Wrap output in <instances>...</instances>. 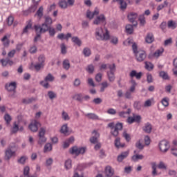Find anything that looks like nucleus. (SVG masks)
Instances as JSON below:
<instances>
[{"mask_svg": "<svg viewBox=\"0 0 177 177\" xmlns=\"http://www.w3.org/2000/svg\"><path fill=\"white\" fill-rule=\"evenodd\" d=\"M94 35L95 39L98 41H109L110 39V32L106 28L97 27L95 30Z\"/></svg>", "mask_w": 177, "mask_h": 177, "instance_id": "nucleus-1", "label": "nucleus"}, {"mask_svg": "<svg viewBox=\"0 0 177 177\" xmlns=\"http://www.w3.org/2000/svg\"><path fill=\"white\" fill-rule=\"evenodd\" d=\"M45 21L41 25H35V30L36 32H46L48 28L53 24V19L49 16L45 17Z\"/></svg>", "mask_w": 177, "mask_h": 177, "instance_id": "nucleus-2", "label": "nucleus"}, {"mask_svg": "<svg viewBox=\"0 0 177 177\" xmlns=\"http://www.w3.org/2000/svg\"><path fill=\"white\" fill-rule=\"evenodd\" d=\"M132 50L135 54L137 61L143 62L145 59H146V51L143 50H138V45H136V44H133Z\"/></svg>", "mask_w": 177, "mask_h": 177, "instance_id": "nucleus-3", "label": "nucleus"}, {"mask_svg": "<svg viewBox=\"0 0 177 177\" xmlns=\"http://www.w3.org/2000/svg\"><path fill=\"white\" fill-rule=\"evenodd\" d=\"M86 153V147H73L70 149L71 154H75V156H80V154H85Z\"/></svg>", "mask_w": 177, "mask_h": 177, "instance_id": "nucleus-4", "label": "nucleus"}, {"mask_svg": "<svg viewBox=\"0 0 177 177\" xmlns=\"http://www.w3.org/2000/svg\"><path fill=\"white\" fill-rule=\"evenodd\" d=\"M169 142L167 140H162L158 143V148L161 153H165L169 150Z\"/></svg>", "mask_w": 177, "mask_h": 177, "instance_id": "nucleus-5", "label": "nucleus"}, {"mask_svg": "<svg viewBox=\"0 0 177 177\" xmlns=\"http://www.w3.org/2000/svg\"><path fill=\"white\" fill-rule=\"evenodd\" d=\"M93 24L95 26H100V24H106V17L104 15L101 14L97 15L94 19Z\"/></svg>", "mask_w": 177, "mask_h": 177, "instance_id": "nucleus-6", "label": "nucleus"}, {"mask_svg": "<svg viewBox=\"0 0 177 177\" xmlns=\"http://www.w3.org/2000/svg\"><path fill=\"white\" fill-rule=\"evenodd\" d=\"M5 159L6 160H10L15 154H16V149H15L14 147H9L6 150L5 153Z\"/></svg>", "mask_w": 177, "mask_h": 177, "instance_id": "nucleus-7", "label": "nucleus"}, {"mask_svg": "<svg viewBox=\"0 0 177 177\" xmlns=\"http://www.w3.org/2000/svg\"><path fill=\"white\" fill-rule=\"evenodd\" d=\"M41 127V124L37 120H32L28 126L29 129L32 132H37L38 131V127Z\"/></svg>", "mask_w": 177, "mask_h": 177, "instance_id": "nucleus-8", "label": "nucleus"}, {"mask_svg": "<svg viewBox=\"0 0 177 177\" xmlns=\"http://www.w3.org/2000/svg\"><path fill=\"white\" fill-rule=\"evenodd\" d=\"M100 12V11L97 8H95L93 12H91L90 10H88L86 12V17L90 20H92V19H93L95 16H97V15H99Z\"/></svg>", "mask_w": 177, "mask_h": 177, "instance_id": "nucleus-9", "label": "nucleus"}, {"mask_svg": "<svg viewBox=\"0 0 177 177\" xmlns=\"http://www.w3.org/2000/svg\"><path fill=\"white\" fill-rule=\"evenodd\" d=\"M127 18L130 23H135L136 20H138V13L133 12H129L127 15Z\"/></svg>", "mask_w": 177, "mask_h": 177, "instance_id": "nucleus-10", "label": "nucleus"}, {"mask_svg": "<svg viewBox=\"0 0 177 177\" xmlns=\"http://www.w3.org/2000/svg\"><path fill=\"white\" fill-rule=\"evenodd\" d=\"M84 115L86 117V118H88V120H93V121L102 120L98 117L97 115L93 113H85Z\"/></svg>", "mask_w": 177, "mask_h": 177, "instance_id": "nucleus-11", "label": "nucleus"}, {"mask_svg": "<svg viewBox=\"0 0 177 177\" xmlns=\"http://www.w3.org/2000/svg\"><path fill=\"white\" fill-rule=\"evenodd\" d=\"M113 2H117L120 5V8L121 10H125L127 9L128 4L124 0H113Z\"/></svg>", "mask_w": 177, "mask_h": 177, "instance_id": "nucleus-12", "label": "nucleus"}, {"mask_svg": "<svg viewBox=\"0 0 177 177\" xmlns=\"http://www.w3.org/2000/svg\"><path fill=\"white\" fill-rule=\"evenodd\" d=\"M93 136L90 138L91 143L95 144L97 142V138H100V134L96 131L92 133Z\"/></svg>", "mask_w": 177, "mask_h": 177, "instance_id": "nucleus-13", "label": "nucleus"}, {"mask_svg": "<svg viewBox=\"0 0 177 177\" xmlns=\"http://www.w3.org/2000/svg\"><path fill=\"white\" fill-rule=\"evenodd\" d=\"M128 156H129V151H126L122 152L118 156V162H122V160H125V158H127V157H128Z\"/></svg>", "mask_w": 177, "mask_h": 177, "instance_id": "nucleus-14", "label": "nucleus"}, {"mask_svg": "<svg viewBox=\"0 0 177 177\" xmlns=\"http://www.w3.org/2000/svg\"><path fill=\"white\" fill-rule=\"evenodd\" d=\"M17 84L16 82H12L11 83L6 85V89L8 92H13L16 89Z\"/></svg>", "mask_w": 177, "mask_h": 177, "instance_id": "nucleus-15", "label": "nucleus"}, {"mask_svg": "<svg viewBox=\"0 0 177 177\" xmlns=\"http://www.w3.org/2000/svg\"><path fill=\"white\" fill-rule=\"evenodd\" d=\"M145 42L147 44H153L154 42V35L151 32L147 33L145 37Z\"/></svg>", "mask_w": 177, "mask_h": 177, "instance_id": "nucleus-16", "label": "nucleus"}, {"mask_svg": "<svg viewBox=\"0 0 177 177\" xmlns=\"http://www.w3.org/2000/svg\"><path fill=\"white\" fill-rule=\"evenodd\" d=\"M45 67V65L43 64L37 63L36 64H32L30 66V69L32 70V68H35L36 71H39L41 68H44Z\"/></svg>", "mask_w": 177, "mask_h": 177, "instance_id": "nucleus-17", "label": "nucleus"}, {"mask_svg": "<svg viewBox=\"0 0 177 177\" xmlns=\"http://www.w3.org/2000/svg\"><path fill=\"white\" fill-rule=\"evenodd\" d=\"M129 76L131 78H133L136 77L137 80H140L142 78V72H136V71H131L129 73Z\"/></svg>", "mask_w": 177, "mask_h": 177, "instance_id": "nucleus-18", "label": "nucleus"}, {"mask_svg": "<svg viewBox=\"0 0 177 177\" xmlns=\"http://www.w3.org/2000/svg\"><path fill=\"white\" fill-rule=\"evenodd\" d=\"M105 175L106 177H111L114 175V169L110 166H107L105 168Z\"/></svg>", "mask_w": 177, "mask_h": 177, "instance_id": "nucleus-19", "label": "nucleus"}, {"mask_svg": "<svg viewBox=\"0 0 177 177\" xmlns=\"http://www.w3.org/2000/svg\"><path fill=\"white\" fill-rule=\"evenodd\" d=\"M30 30H32V21L31 20L27 21V25L24 28L23 33L27 34Z\"/></svg>", "mask_w": 177, "mask_h": 177, "instance_id": "nucleus-20", "label": "nucleus"}, {"mask_svg": "<svg viewBox=\"0 0 177 177\" xmlns=\"http://www.w3.org/2000/svg\"><path fill=\"white\" fill-rule=\"evenodd\" d=\"M59 132L63 133V135H68V125L67 124H63L61 127Z\"/></svg>", "mask_w": 177, "mask_h": 177, "instance_id": "nucleus-21", "label": "nucleus"}, {"mask_svg": "<svg viewBox=\"0 0 177 177\" xmlns=\"http://www.w3.org/2000/svg\"><path fill=\"white\" fill-rule=\"evenodd\" d=\"M143 131L146 132V133H151V130L153 129V127L151 126V124L147 123L145 124V126L142 128Z\"/></svg>", "mask_w": 177, "mask_h": 177, "instance_id": "nucleus-22", "label": "nucleus"}, {"mask_svg": "<svg viewBox=\"0 0 177 177\" xmlns=\"http://www.w3.org/2000/svg\"><path fill=\"white\" fill-rule=\"evenodd\" d=\"M164 53V49L162 48H159L156 50V52L152 55L153 57H156V59H158L160 56H162Z\"/></svg>", "mask_w": 177, "mask_h": 177, "instance_id": "nucleus-23", "label": "nucleus"}, {"mask_svg": "<svg viewBox=\"0 0 177 177\" xmlns=\"http://www.w3.org/2000/svg\"><path fill=\"white\" fill-rule=\"evenodd\" d=\"M115 146L117 147V149H121V147H125V144H121V138H116L115 140Z\"/></svg>", "mask_w": 177, "mask_h": 177, "instance_id": "nucleus-24", "label": "nucleus"}, {"mask_svg": "<svg viewBox=\"0 0 177 177\" xmlns=\"http://www.w3.org/2000/svg\"><path fill=\"white\" fill-rule=\"evenodd\" d=\"M167 27L168 28H170L171 30H175L177 27L176 21L170 20L167 22Z\"/></svg>", "mask_w": 177, "mask_h": 177, "instance_id": "nucleus-25", "label": "nucleus"}, {"mask_svg": "<svg viewBox=\"0 0 177 177\" xmlns=\"http://www.w3.org/2000/svg\"><path fill=\"white\" fill-rule=\"evenodd\" d=\"M9 38H10V35H6L1 39L4 46H9Z\"/></svg>", "mask_w": 177, "mask_h": 177, "instance_id": "nucleus-26", "label": "nucleus"}, {"mask_svg": "<svg viewBox=\"0 0 177 177\" xmlns=\"http://www.w3.org/2000/svg\"><path fill=\"white\" fill-rule=\"evenodd\" d=\"M62 118L64 121H70L71 120V117H70V115L66 111H62Z\"/></svg>", "mask_w": 177, "mask_h": 177, "instance_id": "nucleus-27", "label": "nucleus"}, {"mask_svg": "<svg viewBox=\"0 0 177 177\" xmlns=\"http://www.w3.org/2000/svg\"><path fill=\"white\" fill-rule=\"evenodd\" d=\"M161 173L157 172V164L156 162L152 163V176H158Z\"/></svg>", "mask_w": 177, "mask_h": 177, "instance_id": "nucleus-28", "label": "nucleus"}, {"mask_svg": "<svg viewBox=\"0 0 177 177\" xmlns=\"http://www.w3.org/2000/svg\"><path fill=\"white\" fill-rule=\"evenodd\" d=\"M174 146L171 148V153L173 156H177V140L173 142Z\"/></svg>", "mask_w": 177, "mask_h": 177, "instance_id": "nucleus-29", "label": "nucleus"}, {"mask_svg": "<svg viewBox=\"0 0 177 177\" xmlns=\"http://www.w3.org/2000/svg\"><path fill=\"white\" fill-rule=\"evenodd\" d=\"M35 16H37L39 19H42V17L44 16V7L41 6L37 10Z\"/></svg>", "mask_w": 177, "mask_h": 177, "instance_id": "nucleus-30", "label": "nucleus"}, {"mask_svg": "<svg viewBox=\"0 0 177 177\" xmlns=\"http://www.w3.org/2000/svg\"><path fill=\"white\" fill-rule=\"evenodd\" d=\"M131 109H129L127 110V111H121V112H119L118 114H119V116L121 117L122 118H127V117H128V115H129V114H131Z\"/></svg>", "mask_w": 177, "mask_h": 177, "instance_id": "nucleus-31", "label": "nucleus"}, {"mask_svg": "<svg viewBox=\"0 0 177 177\" xmlns=\"http://www.w3.org/2000/svg\"><path fill=\"white\" fill-rule=\"evenodd\" d=\"M168 5H169V3L168 2V1L167 0L164 1L163 3H161L159 6H158L157 7L158 12H160V10H162V9H164V8H167Z\"/></svg>", "mask_w": 177, "mask_h": 177, "instance_id": "nucleus-32", "label": "nucleus"}, {"mask_svg": "<svg viewBox=\"0 0 177 177\" xmlns=\"http://www.w3.org/2000/svg\"><path fill=\"white\" fill-rule=\"evenodd\" d=\"M153 104H154V99L151 98L146 100L143 106L144 107H151Z\"/></svg>", "mask_w": 177, "mask_h": 177, "instance_id": "nucleus-33", "label": "nucleus"}, {"mask_svg": "<svg viewBox=\"0 0 177 177\" xmlns=\"http://www.w3.org/2000/svg\"><path fill=\"white\" fill-rule=\"evenodd\" d=\"M107 77L109 82H114L115 80V75H114V73L107 72Z\"/></svg>", "mask_w": 177, "mask_h": 177, "instance_id": "nucleus-34", "label": "nucleus"}, {"mask_svg": "<svg viewBox=\"0 0 177 177\" xmlns=\"http://www.w3.org/2000/svg\"><path fill=\"white\" fill-rule=\"evenodd\" d=\"M158 168L159 169H164L165 171H167V169H168V166H167V164L163 161H160L158 164Z\"/></svg>", "mask_w": 177, "mask_h": 177, "instance_id": "nucleus-35", "label": "nucleus"}, {"mask_svg": "<svg viewBox=\"0 0 177 177\" xmlns=\"http://www.w3.org/2000/svg\"><path fill=\"white\" fill-rule=\"evenodd\" d=\"M59 6L61 9H67L68 4L66 0H62L59 2Z\"/></svg>", "mask_w": 177, "mask_h": 177, "instance_id": "nucleus-36", "label": "nucleus"}, {"mask_svg": "<svg viewBox=\"0 0 177 177\" xmlns=\"http://www.w3.org/2000/svg\"><path fill=\"white\" fill-rule=\"evenodd\" d=\"M72 42H74L75 45H77V46H81V45H82V41L78 38V37H73Z\"/></svg>", "mask_w": 177, "mask_h": 177, "instance_id": "nucleus-37", "label": "nucleus"}, {"mask_svg": "<svg viewBox=\"0 0 177 177\" xmlns=\"http://www.w3.org/2000/svg\"><path fill=\"white\" fill-rule=\"evenodd\" d=\"M145 158V156L142 154H136L132 156L133 161H139V160H143Z\"/></svg>", "mask_w": 177, "mask_h": 177, "instance_id": "nucleus-38", "label": "nucleus"}, {"mask_svg": "<svg viewBox=\"0 0 177 177\" xmlns=\"http://www.w3.org/2000/svg\"><path fill=\"white\" fill-rule=\"evenodd\" d=\"M131 86L130 87L129 92H131V93H133V92H135V89L138 84H136V82H135V80H131Z\"/></svg>", "mask_w": 177, "mask_h": 177, "instance_id": "nucleus-39", "label": "nucleus"}, {"mask_svg": "<svg viewBox=\"0 0 177 177\" xmlns=\"http://www.w3.org/2000/svg\"><path fill=\"white\" fill-rule=\"evenodd\" d=\"M40 85L45 88L46 89H49L50 88V84H49V82L46 81L45 79L40 82Z\"/></svg>", "mask_w": 177, "mask_h": 177, "instance_id": "nucleus-40", "label": "nucleus"}, {"mask_svg": "<svg viewBox=\"0 0 177 177\" xmlns=\"http://www.w3.org/2000/svg\"><path fill=\"white\" fill-rule=\"evenodd\" d=\"M47 31H48L50 37H55V35L56 34V29H55V28L49 26Z\"/></svg>", "mask_w": 177, "mask_h": 177, "instance_id": "nucleus-41", "label": "nucleus"}, {"mask_svg": "<svg viewBox=\"0 0 177 177\" xmlns=\"http://www.w3.org/2000/svg\"><path fill=\"white\" fill-rule=\"evenodd\" d=\"M44 80H46V81L48 82H53V81H55V76H53V75H52L51 73H48L45 77Z\"/></svg>", "mask_w": 177, "mask_h": 177, "instance_id": "nucleus-42", "label": "nucleus"}, {"mask_svg": "<svg viewBox=\"0 0 177 177\" xmlns=\"http://www.w3.org/2000/svg\"><path fill=\"white\" fill-rule=\"evenodd\" d=\"M136 24L133 25V26H136ZM133 25H127L126 26V32L127 34H132V32H133Z\"/></svg>", "mask_w": 177, "mask_h": 177, "instance_id": "nucleus-43", "label": "nucleus"}, {"mask_svg": "<svg viewBox=\"0 0 177 177\" xmlns=\"http://www.w3.org/2000/svg\"><path fill=\"white\" fill-rule=\"evenodd\" d=\"M48 96L50 100H53V99H56L57 94H56V93L54 91H50L48 92Z\"/></svg>", "mask_w": 177, "mask_h": 177, "instance_id": "nucleus-44", "label": "nucleus"}, {"mask_svg": "<svg viewBox=\"0 0 177 177\" xmlns=\"http://www.w3.org/2000/svg\"><path fill=\"white\" fill-rule=\"evenodd\" d=\"M70 60L68 59H64L63 61V67L65 70H69L70 69Z\"/></svg>", "mask_w": 177, "mask_h": 177, "instance_id": "nucleus-45", "label": "nucleus"}, {"mask_svg": "<svg viewBox=\"0 0 177 177\" xmlns=\"http://www.w3.org/2000/svg\"><path fill=\"white\" fill-rule=\"evenodd\" d=\"M82 97L83 95L81 93H77L73 96V99H74L75 100H77V102H82Z\"/></svg>", "mask_w": 177, "mask_h": 177, "instance_id": "nucleus-46", "label": "nucleus"}, {"mask_svg": "<svg viewBox=\"0 0 177 177\" xmlns=\"http://www.w3.org/2000/svg\"><path fill=\"white\" fill-rule=\"evenodd\" d=\"M161 103L164 107H168V106H169V98L164 97L162 100Z\"/></svg>", "mask_w": 177, "mask_h": 177, "instance_id": "nucleus-47", "label": "nucleus"}, {"mask_svg": "<svg viewBox=\"0 0 177 177\" xmlns=\"http://www.w3.org/2000/svg\"><path fill=\"white\" fill-rule=\"evenodd\" d=\"M19 131V124L16 122H14L13 127L11 129L12 133H16Z\"/></svg>", "mask_w": 177, "mask_h": 177, "instance_id": "nucleus-48", "label": "nucleus"}, {"mask_svg": "<svg viewBox=\"0 0 177 177\" xmlns=\"http://www.w3.org/2000/svg\"><path fill=\"white\" fill-rule=\"evenodd\" d=\"M145 68L148 70L149 71H151L153 68H154V65L151 64V62H145Z\"/></svg>", "mask_w": 177, "mask_h": 177, "instance_id": "nucleus-49", "label": "nucleus"}, {"mask_svg": "<svg viewBox=\"0 0 177 177\" xmlns=\"http://www.w3.org/2000/svg\"><path fill=\"white\" fill-rule=\"evenodd\" d=\"M72 162L71 159H68L65 161V168L66 169H71Z\"/></svg>", "mask_w": 177, "mask_h": 177, "instance_id": "nucleus-50", "label": "nucleus"}, {"mask_svg": "<svg viewBox=\"0 0 177 177\" xmlns=\"http://www.w3.org/2000/svg\"><path fill=\"white\" fill-rule=\"evenodd\" d=\"M52 150V144L47 143L44 146V153H48V151H51Z\"/></svg>", "mask_w": 177, "mask_h": 177, "instance_id": "nucleus-51", "label": "nucleus"}, {"mask_svg": "<svg viewBox=\"0 0 177 177\" xmlns=\"http://www.w3.org/2000/svg\"><path fill=\"white\" fill-rule=\"evenodd\" d=\"M109 87V83L107 82H104L101 84V88L100 92H104V89Z\"/></svg>", "mask_w": 177, "mask_h": 177, "instance_id": "nucleus-52", "label": "nucleus"}, {"mask_svg": "<svg viewBox=\"0 0 177 177\" xmlns=\"http://www.w3.org/2000/svg\"><path fill=\"white\" fill-rule=\"evenodd\" d=\"M160 77H161V78L163 80H169V76H168V73H167L165 71L160 72Z\"/></svg>", "mask_w": 177, "mask_h": 177, "instance_id": "nucleus-53", "label": "nucleus"}, {"mask_svg": "<svg viewBox=\"0 0 177 177\" xmlns=\"http://www.w3.org/2000/svg\"><path fill=\"white\" fill-rule=\"evenodd\" d=\"M91 48H84L83 50V55H84V56L86 57H88V56L91 55Z\"/></svg>", "mask_w": 177, "mask_h": 177, "instance_id": "nucleus-54", "label": "nucleus"}, {"mask_svg": "<svg viewBox=\"0 0 177 177\" xmlns=\"http://www.w3.org/2000/svg\"><path fill=\"white\" fill-rule=\"evenodd\" d=\"M30 167L26 166L24 169V175L25 177H30Z\"/></svg>", "mask_w": 177, "mask_h": 177, "instance_id": "nucleus-55", "label": "nucleus"}, {"mask_svg": "<svg viewBox=\"0 0 177 177\" xmlns=\"http://www.w3.org/2000/svg\"><path fill=\"white\" fill-rule=\"evenodd\" d=\"M124 97L125 99H129V100H131V99H133V96H132V93L129 91H127L124 93Z\"/></svg>", "mask_w": 177, "mask_h": 177, "instance_id": "nucleus-56", "label": "nucleus"}, {"mask_svg": "<svg viewBox=\"0 0 177 177\" xmlns=\"http://www.w3.org/2000/svg\"><path fill=\"white\" fill-rule=\"evenodd\" d=\"M124 45H125L126 46H129V45L132 46L133 45V44H136V43H133V40H132L131 39H126L124 42H123Z\"/></svg>", "mask_w": 177, "mask_h": 177, "instance_id": "nucleus-57", "label": "nucleus"}, {"mask_svg": "<svg viewBox=\"0 0 177 177\" xmlns=\"http://www.w3.org/2000/svg\"><path fill=\"white\" fill-rule=\"evenodd\" d=\"M108 68H109L110 71L107 73H115V64H108Z\"/></svg>", "mask_w": 177, "mask_h": 177, "instance_id": "nucleus-58", "label": "nucleus"}, {"mask_svg": "<svg viewBox=\"0 0 177 177\" xmlns=\"http://www.w3.org/2000/svg\"><path fill=\"white\" fill-rule=\"evenodd\" d=\"M32 100H34L32 98H24L22 103H24V104H30V103H32Z\"/></svg>", "mask_w": 177, "mask_h": 177, "instance_id": "nucleus-59", "label": "nucleus"}, {"mask_svg": "<svg viewBox=\"0 0 177 177\" xmlns=\"http://www.w3.org/2000/svg\"><path fill=\"white\" fill-rule=\"evenodd\" d=\"M4 120L6 122V124H10V121H12V117L9 114H6L4 115Z\"/></svg>", "mask_w": 177, "mask_h": 177, "instance_id": "nucleus-60", "label": "nucleus"}, {"mask_svg": "<svg viewBox=\"0 0 177 177\" xmlns=\"http://www.w3.org/2000/svg\"><path fill=\"white\" fill-rule=\"evenodd\" d=\"M27 160H28V157H27V156H21L18 160V162H19V164H25L26 161H27Z\"/></svg>", "mask_w": 177, "mask_h": 177, "instance_id": "nucleus-61", "label": "nucleus"}, {"mask_svg": "<svg viewBox=\"0 0 177 177\" xmlns=\"http://www.w3.org/2000/svg\"><path fill=\"white\" fill-rule=\"evenodd\" d=\"M46 142V138L45 137H39V140H38V145H40V146H42L44 143Z\"/></svg>", "mask_w": 177, "mask_h": 177, "instance_id": "nucleus-62", "label": "nucleus"}, {"mask_svg": "<svg viewBox=\"0 0 177 177\" xmlns=\"http://www.w3.org/2000/svg\"><path fill=\"white\" fill-rule=\"evenodd\" d=\"M38 63L40 64H44L45 65V56L44 55H39L38 57Z\"/></svg>", "mask_w": 177, "mask_h": 177, "instance_id": "nucleus-63", "label": "nucleus"}, {"mask_svg": "<svg viewBox=\"0 0 177 177\" xmlns=\"http://www.w3.org/2000/svg\"><path fill=\"white\" fill-rule=\"evenodd\" d=\"M123 138H124L127 142L131 141V135L128 134L127 131L123 132Z\"/></svg>", "mask_w": 177, "mask_h": 177, "instance_id": "nucleus-64", "label": "nucleus"}]
</instances>
